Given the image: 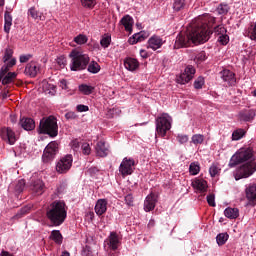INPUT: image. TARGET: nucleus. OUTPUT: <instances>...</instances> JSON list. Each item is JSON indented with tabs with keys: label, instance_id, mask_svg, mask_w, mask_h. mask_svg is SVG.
I'll use <instances>...</instances> for the list:
<instances>
[{
	"label": "nucleus",
	"instance_id": "nucleus-1",
	"mask_svg": "<svg viewBox=\"0 0 256 256\" xmlns=\"http://www.w3.org/2000/svg\"><path fill=\"white\" fill-rule=\"evenodd\" d=\"M215 17L205 14L198 17L192 26L188 29L187 34H179L176 37L174 49H181L183 47H191V45H199L201 43H207L210 35L212 25H215Z\"/></svg>",
	"mask_w": 256,
	"mask_h": 256
},
{
	"label": "nucleus",
	"instance_id": "nucleus-2",
	"mask_svg": "<svg viewBox=\"0 0 256 256\" xmlns=\"http://www.w3.org/2000/svg\"><path fill=\"white\" fill-rule=\"evenodd\" d=\"M254 157V152L251 147L240 148L230 159L228 167L233 168L237 165L244 163L239 168H237L234 177L236 181L239 179H247L253 175L256 171V162L252 160ZM249 161V162H246ZM246 162V163H245Z\"/></svg>",
	"mask_w": 256,
	"mask_h": 256
},
{
	"label": "nucleus",
	"instance_id": "nucleus-3",
	"mask_svg": "<svg viewBox=\"0 0 256 256\" xmlns=\"http://www.w3.org/2000/svg\"><path fill=\"white\" fill-rule=\"evenodd\" d=\"M46 217L54 227H59V225H63V223H65V219H67L65 202L61 200H56L52 202L46 210Z\"/></svg>",
	"mask_w": 256,
	"mask_h": 256
},
{
	"label": "nucleus",
	"instance_id": "nucleus-4",
	"mask_svg": "<svg viewBox=\"0 0 256 256\" xmlns=\"http://www.w3.org/2000/svg\"><path fill=\"white\" fill-rule=\"evenodd\" d=\"M38 133L40 135H49V137H57L59 135V126L57 125V118L49 116L40 121Z\"/></svg>",
	"mask_w": 256,
	"mask_h": 256
},
{
	"label": "nucleus",
	"instance_id": "nucleus-5",
	"mask_svg": "<svg viewBox=\"0 0 256 256\" xmlns=\"http://www.w3.org/2000/svg\"><path fill=\"white\" fill-rule=\"evenodd\" d=\"M69 57L71 58L70 69L71 71H83L87 69V65H89V55L83 54L80 51L73 50Z\"/></svg>",
	"mask_w": 256,
	"mask_h": 256
},
{
	"label": "nucleus",
	"instance_id": "nucleus-6",
	"mask_svg": "<svg viewBox=\"0 0 256 256\" xmlns=\"http://www.w3.org/2000/svg\"><path fill=\"white\" fill-rule=\"evenodd\" d=\"M156 123V134L160 137H165L167 131L171 130V123H173V118L167 113H162L155 120Z\"/></svg>",
	"mask_w": 256,
	"mask_h": 256
},
{
	"label": "nucleus",
	"instance_id": "nucleus-7",
	"mask_svg": "<svg viewBox=\"0 0 256 256\" xmlns=\"http://www.w3.org/2000/svg\"><path fill=\"white\" fill-rule=\"evenodd\" d=\"M73 167V155L67 154L62 157L56 164V171L60 174H65Z\"/></svg>",
	"mask_w": 256,
	"mask_h": 256
},
{
	"label": "nucleus",
	"instance_id": "nucleus-8",
	"mask_svg": "<svg viewBox=\"0 0 256 256\" xmlns=\"http://www.w3.org/2000/svg\"><path fill=\"white\" fill-rule=\"evenodd\" d=\"M59 152V144L53 141L50 142L44 149L42 160L44 163H49V161H53L55 159V155Z\"/></svg>",
	"mask_w": 256,
	"mask_h": 256
},
{
	"label": "nucleus",
	"instance_id": "nucleus-9",
	"mask_svg": "<svg viewBox=\"0 0 256 256\" xmlns=\"http://www.w3.org/2000/svg\"><path fill=\"white\" fill-rule=\"evenodd\" d=\"M133 167H135V160L133 158L125 157L119 166V173H121L122 177L133 175Z\"/></svg>",
	"mask_w": 256,
	"mask_h": 256
},
{
	"label": "nucleus",
	"instance_id": "nucleus-10",
	"mask_svg": "<svg viewBox=\"0 0 256 256\" xmlns=\"http://www.w3.org/2000/svg\"><path fill=\"white\" fill-rule=\"evenodd\" d=\"M195 73V67L192 65L186 66L184 72L177 78V83H180V85H186V83H189V81L195 77Z\"/></svg>",
	"mask_w": 256,
	"mask_h": 256
},
{
	"label": "nucleus",
	"instance_id": "nucleus-11",
	"mask_svg": "<svg viewBox=\"0 0 256 256\" xmlns=\"http://www.w3.org/2000/svg\"><path fill=\"white\" fill-rule=\"evenodd\" d=\"M28 187L35 195H43L45 192V183L41 179L32 180Z\"/></svg>",
	"mask_w": 256,
	"mask_h": 256
},
{
	"label": "nucleus",
	"instance_id": "nucleus-12",
	"mask_svg": "<svg viewBox=\"0 0 256 256\" xmlns=\"http://www.w3.org/2000/svg\"><path fill=\"white\" fill-rule=\"evenodd\" d=\"M1 137L4 141H7L9 145H15V142L17 141V136L11 128L2 129Z\"/></svg>",
	"mask_w": 256,
	"mask_h": 256
},
{
	"label": "nucleus",
	"instance_id": "nucleus-13",
	"mask_svg": "<svg viewBox=\"0 0 256 256\" xmlns=\"http://www.w3.org/2000/svg\"><path fill=\"white\" fill-rule=\"evenodd\" d=\"M155 205H157V196H155V194L153 193H150L145 198L144 211H146V213H149V211H153V209H155Z\"/></svg>",
	"mask_w": 256,
	"mask_h": 256
},
{
	"label": "nucleus",
	"instance_id": "nucleus-14",
	"mask_svg": "<svg viewBox=\"0 0 256 256\" xmlns=\"http://www.w3.org/2000/svg\"><path fill=\"white\" fill-rule=\"evenodd\" d=\"M119 243V235H117V232H110L108 237L109 249L112 251H117V249H119Z\"/></svg>",
	"mask_w": 256,
	"mask_h": 256
},
{
	"label": "nucleus",
	"instance_id": "nucleus-15",
	"mask_svg": "<svg viewBox=\"0 0 256 256\" xmlns=\"http://www.w3.org/2000/svg\"><path fill=\"white\" fill-rule=\"evenodd\" d=\"M96 155L98 157H107L109 155V146L105 142L99 141L96 144Z\"/></svg>",
	"mask_w": 256,
	"mask_h": 256
},
{
	"label": "nucleus",
	"instance_id": "nucleus-16",
	"mask_svg": "<svg viewBox=\"0 0 256 256\" xmlns=\"http://www.w3.org/2000/svg\"><path fill=\"white\" fill-rule=\"evenodd\" d=\"M163 45V39L159 36H152L148 40V49H152L153 51H157V49H161Z\"/></svg>",
	"mask_w": 256,
	"mask_h": 256
},
{
	"label": "nucleus",
	"instance_id": "nucleus-17",
	"mask_svg": "<svg viewBox=\"0 0 256 256\" xmlns=\"http://www.w3.org/2000/svg\"><path fill=\"white\" fill-rule=\"evenodd\" d=\"M192 187L200 193L207 191V182L202 178H196L192 181Z\"/></svg>",
	"mask_w": 256,
	"mask_h": 256
},
{
	"label": "nucleus",
	"instance_id": "nucleus-18",
	"mask_svg": "<svg viewBox=\"0 0 256 256\" xmlns=\"http://www.w3.org/2000/svg\"><path fill=\"white\" fill-rule=\"evenodd\" d=\"M255 115H256L255 110L249 109V110H242L241 112H239L238 117L240 121L249 122L255 119Z\"/></svg>",
	"mask_w": 256,
	"mask_h": 256
},
{
	"label": "nucleus",
	"instance_id": "nucleus-19",
	"mask_svg": "<svg viewBox=\"0 0 256 256\" xmlns=\"http://www.w3.org/2000/svg\"><path fill=\"white\" fill-rule=\"evenodd\" d=\"M246 197L250 201V205H256V184H250L246 188Z\"/></svg>",
	"mask_w": 256,
	"mask_h": 256
},
{
	"label": "nucleus",
	"instance_id": "nucleus-20",
	"mask_svg": "<svg viewBox=\"0 0 256 256\" xmlns=\"http://www.w3.org/2000/svg\"><path fill=\"white\" fill-rule=\"evenodd\" d=\"M221 78L223 79V81H225L226 83H228V85L233 86L236 83V79H235V73L231 72L230 70H223L221 72Z\"/></svg>",
	"mask_w": 256,
	"mask_h": 256
},
{
	"label": "nucleus",
	"instance_id": "nucleus-21",
	"mask_svg": "<svg viewBox=\"0 0 256 256\" xmlns=\"http://www.w3.org/2000/svg\"><path fill=\"white\" fill-rule=\"evenodd\" d=\"M41 86L46 95H51L53 97V95L57 93V87L55 84L49 83L47 80L42 81Z\"/></svg>",
	"mask_w": 256,
	"mask_h": 256
},
{
	"label": "nucleus",
	"instance_id": "nucleus-22",
	"mask_svg": "<svg viewBox=\"0 0 256 256\" xmlns=\"http://www.w3.org/2000/svg\"><path fill=\"white\" fill-rule=\"evenodd\" d=\"M95 213L96 215H104V213H107V200L106 199H99L96 202L95 205Z\"/></svg>",
	"mask_w": 256,
	"mask_h": 256
},
{
	"label": "nucleus",
	"instance_id": "nucleus-23",
	"mask_svg": "<svg viewBox=\"0 0 256 256\" xmlns=\"http://www.w3.org/2000/svg\"><path fill=\"white\" fill-rule=\"evenodd\" d=\"M24 73L25 75H29V77H37V73H39V66L35 62H30L26 65Z\"/></svg>",
	"mask_w": 256,
	"mask_h": 256
},
{
	"label": "nucleus",
	"instance_id": "nucleus-24",
	"mask_svg": "<svg viewBox=\"0 0 256 256\" xmlns=\"http://www.w3.org/2000/svg\"><path fill=\"white\" fill-rule=\"evenodd\" d=\"M149 37V34L145 31H141L139 33H135L131 38H129L130 45H135L136 43H141V41H145Z\"/></svg>",
	"mask_w": 256,
	"mask_h": 256
},
{
	"label": "nucleus",
	"instance_id": "nucleus-25",
	"mask_svg": "<svg viewBox=\"0 0 256 256\" xmlns=\"http://www.w3.org/2000/svg\"><path fill=\"white\" fill-rule=\"evenodd\" d=\"M124 67L127 71H136V69H139V61L131 57L126 58L124 59Z\"/></svg>",
	"mask_w": 256,
	"mask_h": 256
},
{
	"label": "nucleus",
	"instance_id": "nucleus-26",
	"mask_svg": "<svg viewBox=\"0 0 256 256\" xmlns=\"http://www.w3.org/2000/svg\"><path fill=\"white\" fill-rule=\"evenodd\" d=\"M19 125L24 131H33V129H35V120L31 118H22Z\"/></svg>",
	"mask_w": 256,
	"mask_h": 256
},
{
	"label": "nucleus",
	"instance_id": "nucleus-27",
	"mask_svg": "<svg viewBox=\"0 0 256 256\" xmlns=\"http://www.w3.org/2000/svg\"><path fill=\"white\" fill-rule=\"evenodd\" d=\"M13 25V16L11 15V12L6 11L4 13V31L5 33L9 34L11 31V26Z\"/></svg>",
	"mask_w": 256,
	"mask_h": 256
},
{
	"label": "nucleus",
	"instance_id": "nucleus-28",
	"mask_svg": "<svg viewBox=\"0 0 256 256\" xmlns=\"http://www.w3.org/2000/svg\"><path fill=\"white\" fill-rule=\"evenodd\" d=\"M120 22L125 27L126 31H133V17L125 15Z\"/></svg>",
	"mask_w": 256,
	"mask_h": 256
},
{
	"label": "nucleus",
	"instance_id": "nucleus-29",
	"mask_svg": "<svg viewBox=\"0 0 256 256\" xmlns=\"http://www.w3.org/2000/svg\"><path fill=\"white\" fill-rule=\"evenodd\" d=\"M224 215L227 219H237L239 217V209L228 207L224 210Z\"/></svg>",
	"mask_w": 256,
	"mask_h": 256
},
{
	"label": "nucleus",
	"instance_id": "nucleus-30",
	"mask_svg": "<svg viewBox=\"0 0 256 256\" xmlns=\"http://www.w3.org/2000/svg\"><path fill=\"white\" fill-rule=\"evenodd\" d=\"M50 239L55 242L57 245H61L63 243V235L59 230H53L50 235Z\"/></svg>",
	"mask_w": 256,
	"mask_h": 256
},
{
	"label": "nucleus",
	"instance_id": "nucleus-31",
	"mask_svg": "<svg viewBox=\"0 0 256 256\" xmlns=\"http://www.w3.org/2000/svg\"><path fill=\"white\" fill-rule=\"evenodd\" d=\"M17 77V73L8 72L7 75H4L1 79L2 85H9V83H13V80Z\"/></svg>",
	"mask_w": 256,
	"mask_h": 256
},
{
	"label": "nucleus",
	"instance_id": "nucleus-32",
	"mask_svg": "<svg viewBox=\"0 0 256 256\" xmlns=\"http://www.w3.org/2000/svg\"><path fill=\"white\" fill-rule=\"evenodd\" d=\"M79 91L82 92L83 95H91V93L95 91V87L89 86L87 84H81L79 86Z\"/></svg>",
	"mask_w": 256,
	"mask_h": 256
},
{
	"label": "nucleus",
	"instance_id": "nucleus-33",
	"mask_svg": "<svg viewBox=\"0 0 256 256\" xmlns=\"http://www.w3.org/2000/svg\"><path fill=\"white\" fill-rule=\"evenodd\" d=\"M228 240H229V234L227 233H220L216 236V242H217V245L219 246L225 245V243H227Z\"/></svg>",
	"mask_w": 256,
	"mask_h": 256
},
{
	"label": "nucleus",
	"instance_id": "nucleus-34",
	"mask_svg": "<svg viewBox=\"0 0 256 256\" xmlns=\"http://www.w3.org/2000/svg\"><path fill=\"white\" fill-rule=\"evenodd\" d=\"M88 71L89 73H93L95 75L101 71V66L99 65V63L92 61L88 65Z\"/></svg>",
	"mask_w": 256,
	"mask_h": 256
},
{
	"label": "nucleus",
	"instance_id": "nucleus-35",
	"mask_svg": "<svg viewBox=\"0 0 256 256\" xmlns=\"http://www.w3.org/2000/svg\"><path fill=\"white\" fill-rule=\"evenodd\" d=\"M245 130L244 129H237L232 133V141H239L245 137Z\"/></svg>",
	"mask_w": 256,
	"mask_h": 256
},
{
	"label": "nucleus",
	"instance_id": "nucleus-36",
	"mask_svg": "<svg viewBox=\"0 0 256 256\" xmlns=\"http://www.w3.org/2000/svg\"><path fill=\"white\" fill-rule=\"evenodd\" d=\"M33 206L31 205H27V206H24L22 207L18 212L17 214L15 215V218L16 219H21V217H23L24 215H27V213H29L31 211Z\"/></svg>",
	"mask_w": 256,
	"mask_h": 256
},
{
	"label": "nucleus",
	"instance_id": "nucleus-37",
	"mask_svg": "<svg viewBox=\"0 0 256 256\" xmlns=\"http://www.w3.org/2000/svg\"><path fill=\"white\" fill-rule=\"evenodd\" d=\"M100 45L104 49H107L111 45V36L109 34H104L100 40Z\"/></svg>",
	"mask_w": 256,
	"mask_h": 256
},
{
	"label": "nucleus",
	"instance_id": "nucleus-38",
	"mask_svg": "<svg viewBox=\"0 0 256 256\" xmlns=\"http://www.w3.org/2000/svg\"><path fill=\"white\" fill-rule=\"evenodd\" d=\"M205 141L203 134H194L191 138V143L194 145H201Z\"/></svg>",
	"mask_w": 256,
	"mask_h": 256
},
{
	"label": "nucleus",
	"instance_id": "nucleus-39",
	"mask_svg": "<svg viewBox=\"0 0 256 256\" xmlns=\"http://www.w3.org/2000/svg\"><path fill=\"white\" fill-rule=\"evenodd\" d=\"M82 7H85L86 9H93L95 5H97V0H80Z\"/></svg>",
	"mask_w": 256,
	"mask_h": 256
},
{
	"label": "nucleus",
	"instance_id": "nucleus-40",
	"mask_svg": "<svg viewBox=\"0 0 256 256\" xmlns=\"http://www.w3.org/2000/svg\"><path fill=\"white\" fill-rule=\"evenodd\" d=\"M173 9L174 11H181V9H185V0H174Z\"/></svg>",
	"mask_w": 256,
	"mask_h": 256
},
{
	"label": "nucleus",
	"instance_id": "nucleus-41",
	"mask_svg": "<svg viewBox=\"0 0 256 256\" xmlns=\"http://www.w3.org/2000/svg\"><path fill=\"white\" fill-rule=\"evenodd\" d=\"M189 171L190 175H198V173L201 171V167L199 164L193 162L190 164Z\"/></svg>",
	"mask_w": 256,
	"mask_h": 256
},
{
	"label": "nucleus",
	"instance_id": "nucleus-42",
	"mask_svg": "<svg viewBox=\"0 0 256 256\" xmlns=\"http://www.w3.org/2000/svg\"><path fill=\"white\" fill-rule=\"evenodd\" d=\"M248 35L251 41H256V22L248 28Z\"/></svg>",
	"mask_w": 256,
	"mask_h": 256
},
{
	"label": "nucleus",
	"instance_id": "nucleus-43",
	"mask_svg": "<svg viewBox=\"0 0 256 256\" xmlns=\"http://www.w3.org/2000/svg\"><path fill=\"white\" fill-rule=\"evenodd\" d=\"M217 13H218V15H227V13H229V5L220 4L217 7Z\"/></svg>",
	"mask_w": 256,
	"mask_h": 256
},
{
	"label": "nucleus",
	"instance_id": "nucleus-44",
	"mask_svg": "<svg viewBox=\"0 0 256 256\" xmlns=\"http://www.w3.org/2000/svg\"><path fill=\"white\" fill-rule=\"evenodd\" d=\"M24 190H25V179H20L16 183L15 191L16 193H23Z\"/></svg>",
	"mask_w": 256,
	"mask_h": 256
},
{
	"label": "nucleus",
	"instance_id": "nucleus-45",
	"mask_svg": "<svg viewBox=\"0 0 256 256\" xmlns=\"http://www.w3.org/2000/svg\"><path fill=\"white\" fill-rule=\"evenodd\" d=\"M214 33L217 35V37H219L221 35H225V33H227V29L224 25H218L214 28Z\"/></svg>",
	"mask_w": 256,
	"mask_h": 256
},
{
	"label": "nucleus",
	"instance_id": "nucleus-46",
	"mask_svg": "<svg viewBox=\"0 0 256 256\" xmlns=\"http://www.w3.org/2000/svg\"><path fill=\"white\" fill-rule=\"evenodd\" d=\"M28 15H30V17H32V19H41V13H39V11H37V9H35V7H31L28 10Z\"/></svg>",
	"mask_w": 256,
	"mask_h": 256
},
{
	"label": "nucleus",
	"instance_id": "nucleus-47",
	"mask_svg": "<svg viewBox=\"0 0 256 256\" xmlns=\"http://www.w3.org/2000/svg\"><path fill=\"white\" fill-rule=\"evenodd\" d=\"M74 41L77 43V45H85L87 43L88 39L87 36L83 34H79L74 38Z\"/></svg>",
	"mask_w": 256,
	"mask_h": 256
},
{
	"label": "nucleus",
	"instance_id": "nucleus-48",
	"mask_svg": "<svg viewBox=\"0 0 256 256\" xmlns=\"http://www.w3.org/2000/svg\"><path fill=\"white\" fill-rule=\"evenodd\" d=\"M203 85H205V79L201 76L194 81V87L196 89H201Z\"/></svg>",
	"mask_w": 256,
	"mask_h": 256
},
{
	"label": "nucleus",
	"instance_id": "nucleus-49",
	"mask_svg": "<svg viewBox=\"0 0 256 256\" xmlns=\"http://www.w3.org/2000/svg\"><path fill=\"white\" fill-rule=\"evenodd\" d=\"M218 42L221 43V45H227V43H229V36L227 33L218 36Z\"/></svg>",
	"mask_w": 256,
	"mask_h": 256
},
{
	"label": "nucleus",
	"instance_id": "nucleus-50",
	"mask_svg": "<svg viewBox=\"0 0 256 256\" xmlns=\"http://www.w3.org/2000/svg\"><path fill=\"white\" fill-rule=\"evenodd\" d=\"M11 57H13V50L11 48H7L5 50V54L3 57L4 63H7L9 61V59H11Z\"/></svg>",
	"mask_w": 256,
	"mask_h": 256
},
{
	"label": "nucleus",
	"instance_id": "nucleus-51",
	"mask_svg": "<svg viewBox=\"0 0 256 256\" xmlns=\"http://www.w3.org/2000/svg\"><path fill=\"white\" fill-rule=\"evenodd\" d=\"M83 155H90L91 154V146L89 143H83L81 146Z\"/></svg>",
	"mask_w": 256,
	"mask_h": 256
},
{
	"label": "nucleus",
	"instance_id": "nucleus-52",
	"mask_svg": "<svg viewBox=\"0 0 256 256\" xmlns=\"http://www.w3.org/2000/svg\"><path fill=\"white\" fill-rule=\"evenodd\" d=\"M205 59H207V55L205 54V52H200L195 56L194 61H196L197 63H202V61H205Z\"/></svg>",
	"mask_w": 256,
	"mask_h": 256
},
{
	"label": "nucleus",
	"instance_id": "nucleus-53",
	"mask_svg": "<svg viewBox=\"0 0 256 256\" xmlns=\"http://www.w3.org/2000/svg\"><path fill=\"white\" fill-rule=\"evenodd\" d=\"M209 173L211 177H215L219 173V167L215 164H212L209 168Z\"/></svg>",
	"mask_w": 256,
	"mask_h": 256
},
{
	"label": "nucleus",
	"instance_id": "nucleus-54",
	"mask_svg": "<svg viewBox=\"0 0 256 256\" xmlns=\"http://www.w3.org/2000/svg\"><path fill=\"white\" fill-rule=\"evenodd\" d=\"M9 68L10 67L7 64H5V65H3L1 67V70H0V81H1V79H3L4 76L7 75V73L9 72Z\"/></svg>",
	"mask_w": 256,
	"mask_h": 256
},
{
	"label": "nucleus",
	"instance_id": "nucleus-55",
	"mask_svg": "<svg viewBox=\"0 0 256 256\" xmlns=\"http://www.w3.org/2000/svg\"><path fill=\"white\" fill-rule=\"evenodd\" d=\"M207 203L210 205V207H215V194H209L207 197Z\"/></svg>",
	"mask_w": 256,
	"mask_h": 256
},
{
	"label": "nucleus",
	"instance_id": "nucleus-56",
	"mask_svg": "<svg viewBox=\"0 0 256 256\" xmlns=\"http://www.w3.org/2000/svg\"><path fill=\"white\" fill-rule=\"evenodd\" d=\"M133 201H134L133 194H128L125 196V203L126 205H128V207H133Z\"/></svg>",
	"mask_w": 256,
	"mask_h": 256
},
{
	"label": "nucleus",
	"instance_id": "nucleus-57",
	"mask_svg": "<svg viewBox=\"0 0 256 256\" xmlns=\"http://www.w3.org/2000/svg\"><path fill=\"white\" fill-rule=\"evenodd\" d=\"M76 110L78 111V113H86V111H89V106L79 104L76 106Z\"/></svg>",
	"mask_w": 256,
	"mask_h": 256
},
{
	"label": "nucleus",
	"instance_id": "nucleus-58",
	"mask_svg": "<svg viewBox=\"0 0 256 256\" xmlns=\"http://www.w3.org/2000/svg\"><path fill=\"white\" fill-rule=\"evenodd\" d=\"M177 140L181 145H183L184 143H187V141H189V136H187V135H178Z\"/></svg>",
	"mask_w": 256,
	"mask_h": 256
},
{
	"label": "nucleus",
	"instance_id": "nucleus-59",
	"mask_svg": "<svg viewBox=\"0 0 256 256\" xmlns=\"http://www.w3.org/2000/svg\"><path fill=\"white\" fill-rule=\"evenodd\" d=\"M65 117H66V119L68 120V121H73V120H75V119H77V115H76V113L75 112H67L66 114H65Z\"/></svg>",
	"mask_w": 256,
	"mask_h": 256
},
{
	"label": "nucleus",
	"instance_id": "nucleus-60",
	"mask_svg": "<svg viewBox=\"0 0 256 256\" xmlns=\"http://www.w3.org/2000/svg\"><path fill=\"white\" fill-rule=\"evenodd\" d=\"M31 59V54L20 56V63H27Z\"/></svg>",
	"mask_w": 256,
	"mask_h": 256
},
{
	"label": "nucleus",
	"instance_id": "nucleus-61",
	"mask_svg": "<svg viewBox=\"0 0 256 256\" xmlns=\"http://www.w3.org/2000/svg\"><path fill=\"white\" fill-rule=\"evenodd\" d=\"M17 63V60L15 58H12L9 62H6V65L11 67H14V65Z\"/></svg>",
	"mask_w": 256,
	"mask_h": 256
},
{
	"label": "nucleus",
	"instance_id": "nucleus-62",
	"mask_svg": "<svg viewBox=\"0 0 256 256\" xmlns=\"http://www.w3.org/2000/svg\"><path fill=\"white\" fill-rule=\"evenodd\" d=\"M82 256H93V255L91 254V251H89V249L85 248L82 251Z\"/></svg>",
	"mask_w": 256,
	"mask_h": 256
},
{
	"label": "nucleus",
	"instance_id": "nucleus-63",
	"mask_svg": "<svg viewBox=\"0 0 256 256\" xmlns=\"http://www.w3.org/2000/svg\"><path fill=\"white\" fill-rule=\"evenodd\" d=\"M0 256H13V254L9 251L2 250Z\"/></svg>",
	"mask_w": 256,
	"mask_h": 256
},
{
	"label": "nucleus",
	"instance_id": "nucleus-64",
	"mask_svg": "<svg viewBox=\"0 0 256 256\" xmlns=\"http://www.w3.org/2000/svg\"><path fill=\"white\" fill-rule=\"evenodd\" d=\"M58 64L60 67H65V60L63 58H58Z\"/></svg>",
	"mask_w": 256,
	"mask_h": 256
}]
</instances>
